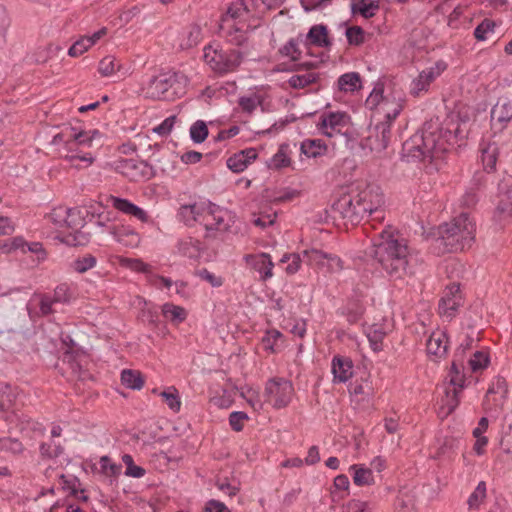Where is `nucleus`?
Here are the masks:
<instances>
[{
	"label": "nucleus",
	"instance_id": "nucleus-1",
	"mask_svg": "<svg viewBox=\"0 0 512 512\" xmlns=\"http://www.w3.org/2000/svg\"><path fill=\"white\" fill-rule=\"evenodd\" d=\"M459 133V124L452 118L444 121L438 117L430 119L403 143L402 157L407 162L440 158L457 142Z\"/></svg>",
	"mask_w": 512,
	"mask_h": 512
},
{
	"label": "nucleus",
	"instance_id": "nucleus-2",
	"mask_svg": "<svg viewBox=\"0 0 512 512\" xmlns=\"http://www.w3.org/2000/svg\"><path fill=\"white\" fill-rule=\"evenodd\" d=\"M366 254L392 280L404 279L409 274L410 248L408 241L392 226H387Z\"/></svg>",
	"mask_w": 512,
	"mask_h": 512
},
{
	"label": "nucleus",
	"instance_id": "nucleus-3",
	"mask_svg": "<svg viewBox=\"0 0 512 512\" xmlns=\"http://www.w3.org/2000/svg\"><path fill=\"white\" fill-rule=\"evenodd\" d=\"M384 204V194L377 185H352L333 204L332 212L351 225L359 224L368 216L373 220L383 219L380 208Z\"/></svg>",
	"mask_w": 512,
	"mask_h": 512
},
{
	"label": "nucleus",
	"instance_id": "nucleus-4",
	"mask_svg": "<svg viewBox=\"0 0 512 512\" xmlns=\"http://www.w3.org/2000/svg\"><path fill=\"white\" fill-rule=\"evenodd\" d=\"M255 0H236L230 4L227 14L222 17L219 34L229 43L240 46L247 41L248 32L256 28L251 24L257 20Z\"/></svg>",
	"mask_w": 512,
	"mask_h": 512
},
{
	"label": "nucleus",
	"instance_id": "nucleus-5",
	"mask_svg": "<svg viewBox=\"0 0 512 512\" xmlns=\"http://www.w3.org/2000/svg\"><path fill=\"white\" fill-rule=\"evenodd\" d=\"M475 230V223L467 213H461L451 222L440 225L439 236L435 240L439 252L453 253L470 247L475 239Z\"/></svg>",
	"mask_w": 512,
	"mask_h": 512
},
{
	"label": "nucleus",
	"instance_id": "nucleus-6",
	"mask_svg": "<svg viewBox=\"0 0 512 512\" xmlns=\"http://www.w3.org/2000/svg\"><path fill=\"white\" fill-rule=\"evenodd\" d=\"M100 137L97 130L92 131H78L72 126H64L61 131L55 134L52 138V145H64L65 154L63 157L68 160L71 165L78 167L77 161L86 163V166L93 162V157L90 153L84 152V147H90L92 142Z\"/></svg>",
	"mask_w": 512,
	"mask_h": 512
},
{
	"label": "nucleus",
	"instance_id": "nucleus-7",
	"mask_svg": "<svg viewBox=\"0 0 512 512\" xmlns=\"http://www.w3.org/2000/svg\"><path fill=\"white\" fill-rule=\"evenodd\" d=\"M187 77L181 72H162L152 76L142 88L145 98L172 101L183 94Z\"/></svg>",
	"mask_w": 512,
	"mask_h": 512
},
{
	"label": "nucleus",
	"instance_id": "nucleus-8",
	"mask_svg": "<svg viewBox=\"0 0 512 512\" xmlns=\"http://www.w3.org/2000/svg\"><path fill=\"white\" fill-rule=\"evenodd\" d=\"M243 53L238 49H217L205 47L204 60L217 73L226 74L235 71L243 61Z\"/></svg>",
	"mask_w": 512,
	"mask_h": 512
},
{
	"label": "nucleus",
	"instance_id": "nucleus-9",
	"mask_svg": "<svg viewBox=\"0 0 512 512\" xmlns=\"http://www.w3.org/2000/svg\"><path fill=\"white\" fill-rule=\"evenodd\" d=\"M294 388L289 380L283 378L269 379L265 385V401L276 409L286 407L292 399Z\"/></svg>",
	"mask_w": 512,
	"mask_h": 512
},
{
	"label": "nucleus",
	"instance_id": "nucleus-10",
	"mask_svg": "<svg viewBox=\"0 0 512 512\" xmlns=\"http://www.w3.org/2000/svg\"><path fill=\"white\" fill-rule=\"evenodd\" d=\"M463 369V364L459 363V360L455 359L452 362L449 382L453 387L446 389L445 398L442 399L443 405L447 408V414L452 413L459 405L460 393L465 387L466 381Z\"/></svg>",
	"mask_w": 512,
	"mask_h": 512
},
{
	"label": "nucleus",
	"instance_id": "nucleus-11",
	"mask_svg": "<svg viewBox=\"0 0 512 512\" xmlns=\"http://www.w3.org/2000/svg\"><path fill=\"white\" fill-rule=\"evenodd\" d=\"M115 170L134 182L148 181L155 175L154 168L150 164L133 158L117 160Z\"/></svg>",
	"mask_w": 512,
	"mask_h": 512
},
{
	"label": "nucleus",
	"instance_id": "nucleus-12",
	"mask_svg": "<svg viewBox=\"0 0 512 512\" xmlns=\"http://www.w3.org/2000/svg\"><path fill=\"white\" fill-rule=\"evenodd\" d=\"M349 120L350 117L345 112H328L321 115L317 126L322 134L331 138L336 134H341Z\"/></svg>",
	"mask_w": 512,
	"mask_h": 512
},
{
	"label": "nucleus",
	"instance_id": "nucleus-13",
	"mask_svg": "<svg viewBox=\"0 0 512 512\" xmlns=\"http://www.w3.org/2000/svg\"><path fill=\"white\" fill-rule=\"evenodd\" d=\"M393 108L385 114V120L374 127V131L380 134L381 139L374 143L373 148L376 152H381L388 147L391 139V124L397 118L402 110V105L399 103H392Z\"/></svg>",
	"mask_w": 512,
	"mask_h": 512
},
{
	"label": "nucleus",
	"instance_id": "nucleus-14",
	"mask_svg": "<svg viewBox=\"0 0 512 512\" xmlns=\"http://www.w3.org/2000/svg\"><path fill=\"white\" fill-rule=\"evenodd\" d=\"M244 260L259 273L261 281L265 282L273 276L274 263L268 253L247 254Z\"/></svg>",
	"mask_w": 512,
	"mask_h": 512
},
{
	"label": "nucleus",
	"instance_id": "nucleus-15",
	"mask_svg": "<svg viewBox=\"0 0 512 512\" xmlns=\"http://www.w3.org/2000/svg\"><path fill=\"white\" fill-rule=\"evenodd\" d=\"M444 69V64L436 63L434 66L420 72L418 77L411 83V94L418 96L421 92L427 91L429 85L441 74Z\"/></svg>",
	"mask_w": 512,
	"mask_h": 512
},
{
	"label": "nucleus",
	"instance_id": "nucleus-16",
	"mask_svg": "<svg viewBox=\"0 0 512 512\" xmlns=\"http://www.w3.org/2000/svg\"><path fill=\"white\" fill-rule=\"evenodd\" d=\"M258 152L255 148H246L227 159V167L234 173H241L257 159Z\"/></svg>",
	"mask_w": 512,
	"mask_h": 512
},
{
	"label": "nucleus",
	"instance_id": "nucleus-17",
	"mask_svg": "<svg viewBox=\"0 0 512 512\" xmlns=\"http://www.w3.org/2000/svg\"><path fill=\"white\" fill-rule=\"evenodd\" d=\"M98 72L104 77L115 75L118 79H123L129 75V68L122 65L119 59L108 55L99 62Z\"/></svg>",
	"mask_w": 512,
	"mask_h": 512
},
{
	"label": "nucleus",
	"instance_id": "nucleus-18",
	"mask_svg": "<svg viewBox=\"0 0 512 512\" xmlns=\"http://www.w3.org/2000/svg\"><path fill=\"white\" fill-rule=\"evenodd\" d=\"M108 201L111 203L112 207L118 211L133 216L141 222H148L149 216L146 211L129 200L111 195Z\"/></svg>",
	"mask_w": 512,
	"mask_h": 512
},
{
	"label": "nucleus",
	"instance_id": "nucleus-19",
	"mask_svg": "<svg viewBox=\"0 0 512 512\" xmlns=\"http://www.w3.org/2000/svg\"><path fill=\"white\" fill-rule=\"evenodd\" d=\"M176 253L190 259H196L202 251V244L193 237H184L177 240L175 245Z\"/></svg>",
	"mask_w": 512,
	"mask_h": 512
},
{
	"label": "nucleus",
	"instance_id": "nucleus-20",
	"mask_svg": "<svg viewBox=\"0 0 512 512\" xmlns=\"http://www.w3.org/2000/svg\"><path fill=\"white\" fill-rule=\"evenodd\" d=\"M332 373L334 375V382H346L353 374L351 359L335 356L332 360Z\"/></svg>",
	"mask_w": 512,
	"mask_h": 512
},
{
	"label": "nucleus",
	"instance_id": "nucleus-21",
	"mask_svg": "<svg viewBox=\"0 0 512 512\" xmlns=\"http://www.w3.org/2000/svg\"><path fill=\"white\" fill-rule=\"evenodd\" d=\"M213 231H228L234 223V215L227 209L212 204Z\"/></svg>",
	"mask_w": 512,
	"mask_h": 512
},
{
	"label": "nucleus",
	"instance_id": "nucleus-22",
	"mask_svg": "<svg viewBox=\"0 0 512 512\" xmlns=\"http://www.w3.org/2000/svg\"><path fill=\"white\" fill-rule=\"evenodd\" d=\"M427 353L436 358H441L447 353V338L443 332L433 333L426 343Z\"/></svg>",
	"mask_w": 512,
	"mask_h": 512
},
{
	"label": "nucleus",
	"instance_id": "nucleus-23",
	"mask_svg": "<svg viewBox=\"0 0 512 512\" xmlns=\"http://www.w3.org/2000/svg\"><path fill=\"white\" fill-rule=\"evenodd\" d=\"M365 104L366 107L370 110L380 107V109L383 110L385 114L387 111H390L387 108L390 102L387 97H384V86L382 83L376 84L372 92L367 97Z\"/></svg>",
	"mask_w": 512,
	"mask_h": 512
},
{
	"label": "nucleus",
	"instance_id": "nucleus-24",
	"mask_svg": "<svg viewBox=\"0 0 512 512\" xmlns=\"http://www.w3.org/2000/svg\"><path fill=\"white\" fill-rule=\"evenodd\" d=\"M491 117L502 124H506L512 120V100L500 98L492 108Z\"/></svg>",
	"mask_w": 512,
	"mask_h": 512
},
{
	"label": "nucleus",
	"instance_id": "nucleus-25",
	"mask_svg": "<svg viewBox=\"0 0 512 512\" xmlns=\"http://www.w3.org/2000/svg\"><path fill=\"white\" fill-rule=\"evenodd\" d=\"M327 145L321 139H305L300 145V151L308 158H317L327 153Z\"/></svg>",
	"mask_w": 512,
	"mask_h": 512
},
{
	"label": "nucleus",
	"instance_id": "nucleus-26",
	"mask_svg": "<svg viewBox=\"0 0 512 512\" xmlns=\"http://www.w3.org/2000/svg\"><path fill=\"white\" fill-rule=\"evenodd\" d=\"M307 40L317 47H329L332 44L328 37L327 26L323 24L313 25L307 34Z\"/></svg>",
	"mask_w": 512,
	"mask_h": 512
},
{
	"label": "nucleus",
	"instance_id": "nucleus-27",
	"mask_svg": "<svg viewBox=\"0 0 512 512\" xmlns=\"http://www.w3.org/2000/svg\"><path fill=\"white\" fill-rule=\"evenodd\" d=\"M350 471H352L353 482L357 486H369L375 482L372 469L370 468L354 464L350 467Z\"/></svg>",
	"mask_w": 512,
	"mask_h": 512
},
{
	"label": "nucleus",
	"instance_id": "nucleus-28",
	"mask_svg": "<svg viewBox=\"0 0 512 512\" xmlns=\"http://www.w3.org/2000/svg\"><path fill=\"white\" fill-rule=\"evenodd\" d=\"M378 0H360L358 3L352 2L351 12L352 14H360L363 18L369 19L375 16L379 10Z\"/></svg>",
	"mask_w": 512,
	"mask_h": 512
},
{
	"label": "nucleus",
	"instance_id": "nucleus-29",
	"mask_svg": "<svg viewBox=\"0 0 512 512\" xmlns=\"http://www.w3.org/2000/svg\"><path fill=\"white\" fill-rule=\"evenodd\" d=\"M162 314L173 325H179L187 318V311L183 307L172 303H165L162 306Z\"/></svg>",
	"mask_w": 512,
	"mask_h": 512
},
{
	"label": "nucleus",
	"instance_id": "nucleus-30",
	"mask_svg": "<svg viewBox=\"0 0 512 512\" xmlns=\"http://www.w3.org/2000/svg\"><path fill=\"white\" fill-rule=\"evenodd\" d=\"M498 158V146L496 143H488L481 149V162L484 170L493 172Z\"/></svg>",
	"mask_w": 512,
	"mask_h": 512
},
{
	"label": "nucleus",
	"instance_id": "nucleus-31",
	"mask_svg": "<svg viewBox=\"0 0 512 512\" xmlns=\"http://www.w3.org/2000/svg\"><path fill=\"white\" fill-rule=\"evenodd\" d=\"M202 39V31L199 25L192 24L182 34L180 46L189 49L196 46Z\"/></svg>",
	"mask_w": 512,
	"mask_h": 512
},
{
	"label": "nucleus",
	"instance_id": "nucleus-32",
	"mask_svg": "<svg viewBox=\"0 0 512 512\" xmlns=\"http://www.w3.org/2000/svg\"><path fill=\"white\" fill-rule=\"evenodd\" d=\"M121 382L129 389L140 390L144 385V378L137 370L124 369L121 372Z\"/></svg>",
	"mask_w": 512,
	"mask_h": 512
},
{
	"label": "nucleus",
	"instance_id": "nucleus-33",
	"mask_svg": "<svg viewBox=\"0 0 512 512\" xmlns=\"http://www.w3.org/2000/svg\"><path fill=\"white\" fill-rule=\"evenodd\" d=\"M262 344L265 350L275 353L283 346V335L276 329L267 330L262 338Z\"/></svg>",
	"mask_w": 512,
	"mask_h": 512
},
{
	"label": "nucleus",
	"instance_id": "nucleus-34",
	"mask_svg": "<svg viewBox=\"0 0 512 512\" xmlns=\"http://www.w3.org/2000/svg\"><path fill=\"white\" fill-rule=\"evenodd\" d=\"M361 87V78L357 72H349L338 79V88L344 92H354Z\"/></svg>",
	"mask_w": 512,
	"mask_h": 512
},
{
	"label": "nucleus",
	"instance_id": "nucleus-35",
	"mask_svg": "<svg viewBox=\"0 0 512 512\" xmlns=\"http://www.w3.org/2000/svg\"><path fill=\"white\" fill-rule=\"evenodd\" d=\"M289 144L283 143L279 146L277 153L271 158L269 167L272 169H282L291 165L289 156Z\"/></svg>",
	"mask_w": 512,
	"mask_h": 512
},
{
	"label": "nucleus",
	"instance_id": "nucleus-36",
	"mask_svg": "<svg viewBox=\"0 0 512 512\" xmlns=\"http://www.w3.org/2000/svg\"><path fill=\"white\" fill-rule=\"evenodd\" d=\"M202 209L196 204L184 205L180 207L178 216L186 225L191 226L194 222L200 221Z\"/></svg>",
	"mask_w": 512,
	"mask_h": 512
},
{
	"label": "nucleus",
	"instance_id": "nucleus-37",
	"mask_svg": "<svg viewBox=\"0 0 512 512\" xmlns=\"http://www.w3.org/2000/svg\"><path fill=\"white\" fill-rule=\"evenodd\" d=\"M496 213L501 219L512 217V186L506 192L500 194Z\"/></svg>",
	"mask_w": 512,
	"mask_h": 512
},
{
	"label": "nucleus",
	"instance_id": "nucleus-38",
	"mask_svg": "<svg viewBox=\"0 0 512 512\" xmlns=\"http://www.w3.org/2000/svg\"><path fill=\"white\" fill-rule=\"evenodd\" d=\"M366 335L370 346L374 351L382 350V342L386 335L383 328L379 325H372L366 330Z\"/></svg>",
	"mask_w": 512,
	"mask_h": 512
},
{
	"label": "nucleus",
	"instance_id": "nucleus-39",
	"mask_svg": "<svg viewBox=\"0 0 512 512\" xmlns=\"http://www.w3.org/2000/svg\"><path fill=\"white\" fill-rule=\"evenodd\" d=\"M24 445L18 438L0 437V453L6 452L12 455H20L24 451Z\"/></svg>",
	"mask_w": 512,
	"mask_h": 512
},
{
	"label": "nucleus",
	"instance_id": "nucleus-40",
	"mask_svg": "<svg viewBox=\"0 0 512 512\" xmlns=\"http://www.w3.org/2000/svg\"><path fill=\"white\" fill-rule=\"evenodd\" d=\"M508 393L507 388V382L505 378L498 376L496 379L492 382L491 386L489 387L484 400V405H488L489 403V395L491 394H500L501 398V405L503 404V401L505 400Z\"/></svg>",
	"mask_w": 512,
	"mask_h": 512
},
{
	"label": "nucleus",
	"instance_id": "nucleus-41",
	"mask_svg": "<svg viewBox=\"0 0 512 512\" xmlns=\"http://www.w3.org/2000/svg\"><path fill=\"white\" fill-rule=\"evenodd\" d=\"M462 305L460 300H455L449 298L448 296H443L438 304L439 313L448 318H453L458 310V308Z\"/></svg>",
	"mask_w": 512,
	"mask_h": 512
},
{
	"label": "nucleus",
	"instance_id": "nucleus-42",
	"mask_svg": "<svg viewBox=\"0 0 512 512\" xmlns=\"http://www.w3.org/2000/svg\"><path fill=\"white\" fill-rule=\"evenodd\" d=\"M318 74L314 72H307L305 74L293 75L289 78L288 83L294 89H303L310 84L317 81Z\"/></svg>",
	"mask_w": 512,
	"mask_h": 512
},
{
	"label": "nucleus",
	"instance_id": "nucleus-43",
	"mask_svg": "<svg viewBox=\"0 0 512 512\" xmlns=\"http://www.w3.org/2000/svg\"><path fill=\"white\" fill-rule=\"evenodd\" d=\"M121 264L133 271L141 272L146 274L148 277H153L152 266L143 262L138 258H124L121 260Z\"/></svg>",
	"mask_w": 512,
	"mask_h": 512
},
{
	"label": "nucleus",
	"instance_id": "nucleus-44",
	"mask_svg": "<svg viewBox=\"0 0 512 512\" xmlns=\"http://www.w3.org/2000/svg\"><path fill=\"white\" fill-rule=\"evenodd\" d=\"M15 401V393L11 386L4 384L0 386V412L8 411Z\"/></svg>",
	"mask_w": 512,
	"mask_h": 512
},
{
	"label": "nucleus",
	"instance_id": "nucleus-45",
	"mask_svg": "<svg viewBox=\"0 0 512 512\" xmlns=\"http://www.w3.org/2000/svg\"><path fill=\"white\" fill-rule=\"evenodd\" d=\"M486 497V483L481 481L478 483L475 490L471 493L467 500V504L470 510L479 508L480 504Z\"/></svg>",
	"mask_w": 512,
	"mask_h": 512
},
{
	"label": "nucleus",
	"instance_id": "nucleus-46",
	"mask_svg": "<svg viewBox=\"0 0 512 512\" xmlns=\"http://www.w3.org/2000/svg\"><path fill=\"white\" fill-rule=\"evenodd\" d=\"M66 220L65 228L80 234L78 230L84 226V219L81 216L80 210L77 208H68V218H66Z\"/></svg>",
	"mask_w": 512,
	"mask_h": 512
},
{
	"label": "nucleus",
	"instance_id": "nucleus-47",
	"mask_svg": "<svg viewBox=\"0 0 512 512\" xmlns=\"http://www.w3.org/2000/svg\"><path fill=\"white\" fill-rule=\"evenodd\" d=\"M96 262V258L93 255L87 254L83 257H78L75 259L72 262L71 267L78 273H85L86 271L95 267Z\"/></svg>",
	"mask_w": 512,
	"mask_h": 512
},
{
	"label": "nucleus",
	"instance_id": "nucleus-48",
	"mask_svg": "<svg viewBox=\"0 0 512 512\" xmlns=\"http://www.w3.org/2000/svg\"><path fill=\"white\" fill-rule=\"evenodd\" d=\"M122 461L126 466L125 475L133 478H141L146 474V470L135 465L133 457L130 454H124Z\"/></svg>",
	"mask_w": 512,
	"mask_h": 512
},
{
	"label": "nucleus",
	"instance_id": "nucleus-49",
	"mask_svg": "<svg viewBox=\"0 0 512 512\" xmlns=\"http://www.w3.org/2000/svg\"><path fill=\"white\" fill-rule=\"evenodd\" d=\"M160 395L171 410L174 412H178L180 410L181 401L175 387H169L168 390L161 392Z\"/></svg>",
	"mask_w": 512,
	"mask_h": 512
},
{
	"label": "nucleus",
	"instance_id": "nucleus-50",
	"mask_svg": "<svg viewBox=\"0 0 512 512\" xmlns=\"http://www.w3.org/2000/svg\"><path fill=\"white\" fill-rule=\"evenodd\" d=\"M208 136V128L204 121L198 120L190 128V137L195 143H202Z\"/></svg>",
	"mask_w": 512,
	"mask_h": 512
},
{
	"label": "nucleus",
	"instance_id": "nucleus-51",
	"mask_svg": "<svg viewBox=\"0 0 512 512\" xmlns=\"http://www.w3.org/2000/svg\"><path fill=\"white\" fill-rule=\"evenodd\" d=\"M40 455L43 458L53 459L59 457L63 453V447L54 442H42L39 447Z\"/></svg>",
	"mask_w": 512,
	"mask_h": 512
},
{
	"label": "nucleus",
	"instance_id": "nucleus-52",
	"mask_svg": "<svg viewBox=\"0 0 512 512\" xmlns=\"http://www.w3.org/2000/svg\"><path fill=\"white\" fill-rule=\"evenodd\" d=\"M345 34L350 45L359 46L365 41V32L360 26L348 27Z\"/></svg>",
	"mask_w": 512,
	"mask_h": 512
},
{
	"label": "nucleus",
	"instance_id": "nucleus-53",
	"mask_svg": "<svg viewBox=\"0 0 512 512\" xmlns=\"http://www.w3.org/2000/svg\"><path fill=\"white\" fill-rule=\"evenodd\" d=\"M469 366L473 372H477L486 368L489 364V356L482 351H476L468 361Z\"/></svg>",
	"mask_w": 512,
	"mask_h": 512
},
{
	"label": "nucleus",
	"instance_id": "nucleus-54",
	"mask_svg": "<svg viewBox=\"0 0 512 512\" xmlns=\"http://www.w3.org/2000/svg\"><path fill=\"white\" fill-rule=\"evenodd\" d=\"M48 220L51 221L55 226L59 228L65 227L66 218H68V208L57 207L54 208L47 216Z\"/></svg>",
	"mask_w": 512,
	"mask_h": 512
},
{
	"label": "nucleus",
	"instance_id": "nucleus-55",
	"mask_svg": "<svg viewBox=\"0 0 512 512\" xmlns=\"http://www.w3.org/2000/svg\"><path fill=\"white\" fill-rule=\"evenodd\" d=\"M495 22L491 19H484L474 30V36L479 41L487 39L488 33H493Z\"/></svg>",
	"mask_w": 512,
	"mask_h": 512
},
{
	"label": "nucleus",
	"instance_id": "nucleus-56",
	"mask_svg": "<svg viewBox=\"0 0 512 512\" xmlns=\"http://www.w3.org/2000/svg\"><path fill=\"white\" fill-rule=\"evenodd\" d=\"M93 45V41L84 36L77 40L68 50V55L77 57L87 51Z\"/></svg>",
	"mask_w": 512,
	"mask_h": 512
},
{
	"label": "nucleus",
	"instance_id": "nucleus-57",
	"mask_svg": "<svg viewBox=\"0 0 512 512\" xmlns=\"http://www.w3.org/2000/svg\"><path fill=\"white\" fill-rule=\"evenodd\" d=\"M25 241L21 237L0 241V253H10L14 250H24Z\"/></svg>",
	"mask_w": 512,
	"mask_h": 512
},
{
	"label": "nucleus",
	"instance_id": "nucleus-58",
	"mask_svg": "<svg viewBox=\"0 0 512 512\" xmlns=\"http://www.w3.org/2000/svg\"><path fill=\"white\" fill-rule=\"evenodd\" d=\"M101 471L107 476H118L121 472V465L111 462L108 456L100 458Z\"/></svg>",
	"mask_w": 512,
	"mask_h": 512
},
{
	"label": "nucleus",
	"instance_id": "nucleus-59",
	"mask_svg": "<svg viewBox=\"0 0 512 512\" xmlns=\"http://www.w3.org/2000/svg\"><path fill=\"white\" fill-rule=\"evenodd\" d=\"M280 53L283 56L290 57L292 61H298L301 56V51L294 39H290L282 48H280Z\"/></svg>",
	"mask_w": 512,
	"mask_h": 512
},
{
	"label": "nucleus",
	"instance_id": "nucleus-60",
	"mask_svg": "<svg viewBox=\"0 0 512 512\" xmlns=\"http://www.w3.org/2000/svg\"><path fill=\"white\" fill-rule=\"evenodd\" d=\"M281 262L288 263L287 267L285 268L288 274H295L300 268L301 257L299 254H285L281 258Z\"/></svg>",
	"mask_w": 512,
	"mask_h": 512
},
{
	"label": "nucleus",
	"instance_id": "nucleus-61",
	"mask_svg": "<svg viewBox=\"0 0 512 512\" xmlns=\"http://www.w3.org/2000/svg\"><path fill=\"white\" fill-rule=\"evenodd\" d=\"M197 275L204 281L208 282L212 287H220L223 285V278L216 276L206 268L197 271Z\"/></svg>",
	"mask_w": 512,
	"mask_h": 512
},
{
	"label": "nucleus",
	"instance_id": "nucleus-62",
	"mask_svg": "<svg viewBox=\"0 0 512 512\" xmlns=\"http://www.w3.org/2000/svg\"><path fill=\"white\" fill-rule=\"evenodd\" d=\"M303 256L308 259L310 263H316L318 265H324L325 260L327 261L328 253L323 252L321 250L312 249L305 250L303 252Z\"/></svg>",
	"mask_w": 512,
	"mask_h": 512
},
{
	"label": "nucleus",
	"instance_id": "nucleus-63",
	"mask_svg": "<svg viewBox=\"0 0 512 512\" xmlns=\"http://www.w3.org/2000/svg\"><path fill=\"white\" fill-rule=\"evenodd\" d=\"M248 419V415L242 411H234L229 416V424L234 431H241L243 423Z\"/></svg>",
	"mask_w": 512,
	"mask_h": 512
},
{
	"label": "nucleus",
	"instance_id": "nucleus-64",
	"mask_svg": "<svg viewBox=\"0 0 512 512\" xmlns=\"http://www.w3.org/2000/svg\"><path fill=\"white\" fill-rule=\"evenodd\" d=\"M341 512H368V503L353 499L343 505Z\"/></svg>",
	"mask_w": 512,
	"mask_h": 512
}]
</instances>
